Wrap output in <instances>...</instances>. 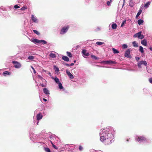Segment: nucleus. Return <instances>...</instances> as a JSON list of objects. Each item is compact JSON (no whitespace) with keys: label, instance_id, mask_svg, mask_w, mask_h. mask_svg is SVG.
<instances>
[{"label":"nucleus","instance_id":"obj_20","mask_svg":"<svg viewBox=\"0 0 152 152\" xmlns=\"http://www.w3.org/2000/svg\"><path fill=\"white\" fill-rule=\"evenodd\" d=\"M150 4H151V2H150V1L148 2L146 4H144V7L146 9L148 8L149 7V6L150 5Z\"/></svg>","mask_w":152,"mask_h":152},{"label":"nucleus","instance_id":"obj_32","mask_svg":"<svg viewBox=\"0 0 152 152\" xmlns=\"http://www.w3.org/2000/svg\"><path fill=\"white\" fill-rule=\"evenodd\" d=\"M58 87L60 89H62L63 88V87L62 84L60 82L58 83Z\"/></svg>","mask_w":152,"mask_h":152},{"label":"nucleus","instance_id":"obj_40","mask_svg":"<svg viewBox=\"0 0 152 152\" xmlns=\"http://www.w3.org/2000/svg\"><path fill=\"white\" fill-rule=\"evenodd\" d=\"M104 43L100 42H97L96 43V44L99 45H101Z\"/></svg>","mask_w":152,"mask_h":152},{"label":"nucleus","instance_id":"obj_10","mask_svg":"<svg viewBox=\"0 0 152 152\" xmlns=\"http://www.w3.org/2000/svg\"><path fill=\"white\" fill-rule=\"evenodd\" d=\"M124 56L126 57L130 58V50L129 49H127L125 52L124 54Z\"/></svg>","mask_w":152,"mask_h":152},{"label":"nucleus","instance_id":"obj_11","mask_svg":"<svg viewBox=\"0 0 152 152\" xmlns=\"http://www.w3.org/2000/svg\"><path fill=\"white\" fill-rule=\"evenodd\" d=\"M33 142H36V145L38 146H39L41 145H43L45 144L44 142H40L38 140H36V142H35V141H33Z\"/></svg>","mask_w":152,"mask_h":152},{"label":"nucleus","instance_id":"obj_61","mask_svg":"<svg viewBox=\"0 0 152 152\" xmlns=\"http://www.w3.org/2000/svg\"><path fill=\"white\" fill-rule=\"evenodd\" d=\"M125 0H124V3L125 2ZM124 5V4H123V5Z\"/></svg>","mask_w":152,"mask_h":152},{"label":"nucleus","instance_id":"obj_43","mask_svg":"<svg viewBox=\"0 0 152 152\" xmlns=\"http://www.w3.org/2000/svg\"><path fill=\"white\" fill-rule=\"evenodd\" d=\"M126 20H124V21H123L121 24V27H123L124 26V24L126 23Z\"/></svg>","mask_w":152,"mask_h":152},{"label":"nucleus","instance_id":"obj_21","mask_svg":"<svg viewBox=\"0 0 152 152\" xmlns=\"http://www.w3.org/2000/svg\"><path fill=\"white\" fill-rule=\"evenodd\" d=\"M62 59L66 61H69V59L68 57L66 56H63L62 57Z\"/></svg>","mask_w":152,"mask_h":152},{"label":"nucleus","instance_id":"obj_2","mask_svg":"<svg viewBox=\"0 0 152 152\" xmlns=\"http://www.w3.org/2000/svg\"><path fill=\"white\" fill-rule=\"evenodd\" d=\"M135 139L137 141L140 143L145 142L147 141L146 138L142 136H137L135 137Z\"/></svg>","mask_w":152,"mask_h":152},{"label":"nucleus","instance_id":"obj_17","mask_svg":"<svg viewBox=\"0 0 152 152\" xmlns=\"http://www.w3.org/2000/svg\"><path fill=\"white\" fill-rule=\"evenodd\" d=\"M42 115L40 113H38L37 115V120H39L42 119Z\"/></svg>","mask_w":152,"mask_h":152},{"label":"nucleus","instance_id":"obj_63","mask_svg":"<svg viewBox=\"0 0 152 152\" xmlns=\"http://www.w3.org/2000/svg\"><path fill=\"white\" fill-rule=\"evenodd\" d=\"M127 141H129V140H128V139H127Z\"/></svg>","mask_w":152,"mask_h":152},{"label":"nucleus","instance_id":"obj_35","mask_svg":"<svg viewBox=\"0 0 152 152\" xmlns=\"http://www.w3.org/2000/svg\"><path fill=\"white\" fill-rule=\"evenodd\" d=\"M142 10L141 9V8H140V10L138 12H137V14L138 15H140L141 13L142 12Z\"/></svg>","mask_w":152,"mask_h":152},{"label":"nucleus","instance_id":"obj_18","mask_svg":"<svg viewBox=\"0 0 152 152\" xmlns=\"http://www.w3.org/2000/svg\"><path fill=\"white\" fill-rule=\"evenodd\" d=\"M141 43L142 45L145 46H146L148 44V42L147 40L145 39H144L141 41Z\"/></svg>","mask_w":152,"mask_h":152},{"label":"nucleus","instance_id":"obj_13","mask_svg":"<svg viewBox=\"0 0 152 152\" xmlns=\"http://www.w3.org/2000/svg\"><path fill=\"white\" fill-rule=\"evenodd\" d=\"M141 31H140L137 33V35L138 37L140 39H142L144 37V36L141 34Z\"/></svg>","mask_w":152,"mask_h":152},{"label":"nucleus","instance_id":"obj_50","mask_svg":"<svg viewBox=\"0 0 152 152\" xmlns=\"http://www.w3.org/2000/svg\"><path fill=\"white\" fill-rule=\"evenodd\" d=\"M135 58H136V60L137 61V62H138L140 59V58L139 57H135Z\"/></svg>","mask_w":152,"mask_h":152},{"label":"nucleus","instance_id":"obj_59","mask_svg":"<svg viewBox=\"0 0 152 152\" xmlns=\"http://www.w3.org/2000/svg\"><path fill=\"white\" fill-rule=\"evenodd\" d=\"M76 60H74V63H75L76 62Z\"/></svg>","mask_w":152,"mask_h":152},{"label":"nucleus","instance_id":"obj_60","mask_svg":"<svg viewBox=\"0 0 152 152\" xmlns=\"http://www.w3.org/2000/svg\"><path fill=\"white\" fill-rule=\"evenodd\" d=\"M38 123H39V121H37V125H38Z\"/></svg>","mask_w":152,"mask_h":152},{"label":"nucleus","instance_id":"obj_57","mask_svg":"<svg viewBox=\"0 0 152 152\" xmlns=\"http://www.w3.org/2000/svg\"><path fill=\"white\" fill-rule=\"evenodd\" d=\"M139 15H136V19H137V18H138V17H139Z\"/></svg>","mask_w":152,"mask_h":152},{"label":"nucleus","instance_id":"obj_37","mask_svg":"<svg viewBox=\"0 0 152 152\" xmlns=\"http://www.w3.org/2000/svg\"><path fill=\"white\" fill-rule=\"evenodd\" d=\"M67 55L69 57H71L72 56V55L71 53L69 52H67Z\"/></svg>","mask_w":152,"mask_h":152},{"label":"nucleus","instance_id":"obj_62","mask_svg":"<svg viewBox=\"0 0 152 152\" xmlns=\"http://www.w3.org/2000/svg\"><path fill=\"white\" fill-rule=\"evenodd\" d=\"M48 74H49V75H50V74H51V73H50V72H49V73H48Z\"/></svg>","mask_w":152,"mask_h":152},{"label":"nucleus","instance_id":"obj_45","mask_svg":"<svg viewBox=\"0 0 152 152\" xmlns=\"http://www.w3.org/2000/svg\"><path fill=\"white\" fill-rule=\"evenodd\" d=\"M33 32L36 34H37L39 35V33L36 30H33Z\"/></svg>","mask_w":152,"mask_h":152},{"label":"nucleus","instance_id":"obj_1","mask_svg":"<svg viewBox=\"0 0 152 152\" xmlns=\"http://www.w3.org/2000/svg\"><path fill=\"white\" fill-rule=\"evenodd\" d=\"M115 131L112 127L104 128L100 131V140L104 144L108 145L113 143L114 140Z\"/></svg>","mask_w":152,"mask_h":152},{"label":"nucleus","instance_id":"obj_47","mask_svg":"<svg viewBox=\"0 0 152 152\" xmlns=\"http://www.w3.org/2000/svg\"><path fill=\"white\" fill-rule=\"evenodd\" d=\"M149 81L150 83L152 84V77L150 78L149 79Z\"/></svg>","mask_w":152,"mask_h":152},{"label":"nucleus","instance_id":"obj_30","mask_svg":"<svg viewBox=\"0 0 152 152\" xmlns=\"http://www.w3.org/2000/svg\"><path fill=\"white\" fill-rule=\"evenodd\" d=\"M112 50L113 52V53L114 54H117L119 53V51L118 50L116 49H115L114 48H113Z\"/></svg>","mask_w":152,"mask_h":152},{"label":"nucleus","instance_id":"obj_31","mask_svg":"<svg viewBox=\"0 0 152 152\" xmlns=\"http://www.w3.org/2000/svg\"><path fill=\"white\" fill-rule=\"evenodd\" d=\"M117 27V25L116 23H113L112 25V28L113 29H115Z\"/></svg>","mask_w":152,"mask_h":152},{"label":"nucleus","instance_id":"obj_16","mask_svg":"<svg viewBox=\"0 0 152 152\" xmlns=\"http://www.w3.org/2000/svg\"><path fill=\"white\" fill-rule=\"evenodd\" d=\"M135 2L133 0H129V6L131 7H133L134 5Z\"/></svg>","mask_w":152,"mask_h":152},{"label":"nucleus","instance_id":"obj_3","mask_svg":"<svg viewBox=\"0 0 152 152\" xmlns=\"http://www.w3.org/2000/svg\"><path fill=\"white\" fill-rule=\"evenodd\" d=\"M65 148L66 150L69 151H72L74 149L77 150V147L73 144H66L65 145Z\"/></svg>","mask_w":152,"mask_h":152},{"label":"nucleus","instance_id":"obj_42","mask_svg":"<svg viewBox=\"0 0 152 152\" xmlns=\"http://www.w3.org/2000/svg\"><path fill=\"white\" fill-rule=\"evenodd\" d=\"M27 9V7L26 6H24L21 8L20 10H25L26 9Z\"/></svg>","mask_w":152,"mask_h":152},{"label":"nucleus","instance_id":"obj_23","mask_svg":"<svg viewBox=\"0 0 152 152\" xmlns=\"http://www.w3.org/2000/svg\"><path fill=\"white\" fill-rule=\"evenodd\" d=\"M31 41L34 43H40V40L37 39L33 38L31 39Z\"/></svg>","mask_w":152,"mask_h":152},{"label":"nucleus","instance_id":"obj_26","mask_svg":"<svg viewBox=\"0 0 152 152\" xmlns=\"http://www.w3.org/2000/svg\"><path fill=\"white\" fill-rule=\"evenodd\" d=\"M143 22L144 21L142 19H139L137 21L139 25L142 24Z\"/></svg>","mask_w":152,"mask_h":152},{"label":"nucleus","instance_id":"obj_56","mask_svg":"<svg viewBox=\"0 0 152 152\" xmlns=\"http://www.w3.org/2000/svg\"><path fill=\"white\" fill-rule=\"evenodd\" d=\"M43 100L45 102H46L47 101V100L45 99V98H43Z\"/></svg>","mask_w":152,"mask_h":152},{"label":"nucleus","instance_id":"obj_48","mask_svg":"<svg viewBox=\"0 0 152 152\" xmlns=\"http://www.w3.org/2000/svg\"><path fill=\"white\" fill-rule=\"evenodd\" d=\"M79 149L80 151H82L83 150V148L81 146H79Z\"/></svg>","mask_w":152,"mask_h":152},{"label":"nucleus","instance_id":"obj_34","mask_svg":"<svg viewBox=\"0 0 152 152\" xmlns=\"http://www.w3.org/2000/svg\"><path fill=\"white\" fill-rule=\"evenodd\" d=\"M112 1V0H110V1H107V5L108 6H110L111 4V3Z\"/></svg>","mask_w":152,"mask_h":152},{"label":"nucleus","instance_id":"obj_55","mask_svg":"<svg viewBox=\"0 0 152 152\" xmlns=\"http://www.w3.org/2000/svg\"><path fill=\"white\" fill-rule=\"evenodd\" d=\"M74 64L73 63H71L70 65V66H72L74 65Z\"/></svg>","mask_w":152,"mask_h":152},{"label":"nucleus","instance_id":"obj_9","mask_svg":"<svg viewBox=\"0 0 152 152\" xmlns=\"http://www.w3.org/2000/svg\"><path fill=\"white\" fill-rule=\"evenodd\" d=\"M31 16V20L34 22L35 23H37L38 22V20L35 16L33 15H32Z\"/></svg>","mask_w":152,"mask_h":152},{"label":"nucleus","instance_id":"obj_46","mask_svg":"<svg viewBox=\"0 0 152 152\" xmlns=\"http://www.w3.org/2000/svg\"><path fill=\"white\" fill-rule=\"evenodd\" d=\"M14 7L15 9H18L20 8V7L17 5H16L14 6Z\"/></svg>","mask_w":152,"mask_h":152},{"label":"nucleus","instance_id":"obj_54","mask_svg":"<svg viewBox=\"0 0 152 152\" xmlns=\"http://www.w3.org/2000/svg\"><path fill=\"white\" fill-rule=\"evenodd\" d=\"M40 85H41V86L42 87H45V85L43 84H41Z\"/></svg>","mask_w":152,"mask_h":152},{"label":"nucleus","instance_id":"obj_4","mask_svg":"<svg viewBox=\"0 0 152 152\" xmlns=\"http://www.w3.org/2000/svg\"><path fill=\"white\" fill-rule=\"evenodd\" d=\"M50 140L52 141L54 144H58L60 142V140L58 137L52 136L50 137Z\"/></svg>","mask_w":152,"mask_h":152},{"label":"nucleus","instance_id":"obj_5","mask_svg":"<svg viewBox=\"0 0 152 152\" xmlns=\"http://www.w3.org/2000/svg\"><path fill=\"white\" fill-rule=\"evenodd\" d=\"M12 63L14 65V67L16 68H19L21 66V64L17 61H13Z\"/></svg>","mask_w":152,"mask_h":152},{"label":"nucleus","instance_id":"obj_53","mask_svg":"<svg viewBox=\"0 0 152 152\" xmlns=\"http://www.w3.org/2000/svg\"><path fill=\"white\" fill-rule=\"evenodd\" d=\"M147 71L149 73H151V70H148L147 69Z\"/></svg>","mask_w":152,"mask_h":152},{"label":"nucleus","instance_id":"obj_15","mask_svg":"<svg viewBox=\"0 0 152 152\" xmlns=\"http://www.w3.org/2000/svg\"><path fill=\"white\" fill-rule=\"evenodd\" d=\"M44 93L47 95H49L50 94L49 91L46 88H44L43 89Z\"/></svg>","mask_w":152,"mask_h":152},{"label":"nucleus","instance_id":"obj_29","mask_svg":"<svg viewBox=\"0 0 152 152\" xmlns=\"http://www.w3.org/2000/svg\"><path fill=\"white\" fill-rule=\"evenodd\" d=\"M132 44L134 47H138L137 43L135 41H134L132 42Z\"/></svg>","mask_w":152,"mask_h":152},{"label":"nucleus","instance_id":"obj_38","mask_svg":"<svg viewBox=\"0 0 152 152\" xmlns=\"http://www.w3.org/2000/svg\"><path fill=\"white\" fill-rule=\"evenodd\" d=\"M28 58L29 60H32L34 58V57L33 56H30L28 57Z\"/></svg>","mask_w":152,"mask_h":152},{"label":"nucleus","instance_id":"obj_14","mask_svg":"<svg viewBox=\"0 0 152 152\" xmlns=\"http://www.w3.org/2000/svg\"><path fill=\"white\" fill-rule=\"evenodd\" d=\"M82 53L83 55L86 56H88L89 55V53L88 52H87L86 50H83L82 51Z\"/></svg>","mask_w":152,"mask_h":152},{"label":"nucleus","instance_id":"obj_19","mask_svg":"<svg viewBox=\"0 0 152 152\" xmlns=\"http://www.w3.org/2000/svg\"><path fill=\"white\" fill-rule=\"evenodd\" d=\"M52 78L54 79L55 82L57 83H60L59 82V79L57 77L55 76L54 77H52Z\"/></svg>","mask_w":152,"mask_h":152},{"label":"nucleus","instance_id":"obj_41","mask_svg":"<svg viewBox=\"0 0 152 152\" xmlns=\"http://www.w3.org/2000/svg\"><path fill=\"white\" fill-rule=\"evenodd\" d=\"M123 48L126 49L127 48V45L126 44H124L122 45Z\"/></svg>","mask_w":152,"mask_h":152},{"label":"nucleus","instance_id":"obj_36","mask_svg":"<svg viewBox=\"0 0 152 152\" xmlns=\"http://www.w3.org/2000/svg\"><path fill=\"white\" fill-rule=\"evenodd\" d=\"M40 43H42L43 44H46L47 43V42L43 40H40Z\"/></svg>","mask_w":152,"mask_h":152},{"label":"nucleus","instance_id":"obj_12","mask_svg":"<svg viewBox=\"0 0 152 152\" xmlns=\"http://www.w3.org/2000/svg\"><path fill=\"white\" fill-rule=\"evenodd\" d=\"M66 73L70 79H72L74 78L73 76L71 74L68 70H66Z\"/></svg>","mask_w":152,"mask_h":152},{"label":"nucleus","instance_id":"obj_27","mask_svg":"<svg viewBox=\"0 0 152 152\" xmlns=\"http://www.w3.org/2000/svg\"><path fill=\"white\" fill-rule=\"evenodd\" d=\"M50 141L51 142V143L53 147L56 149V150L58 149V148L57 147L56 145H54V144L53 143V141H52L51 140H50Z\"/></svg>","mask_w":152,"mask_h":152},{"label":"nucleus","instance_id":"obj_44","mask_svg":"<svg viewBox=\"0 0 152 152\" xmlns=\"http://www.w3.org/2000/svg\"><path fill=\"white\" fill-rule=\"evenodd\" d=\"M38 77L41 80H45L40 75H38Z\"/></svg>","mask_w":152,"mask_h":152},{"label":"nucleus","instance_id":"obj_51","mask_svg":"<svg viewBox=\"0 0 152 152\" xmlns=\"http://www.w3.org/2000/svg\"><path fill=\"white\" fill-rule=\"evenodd\" d=\"M55 70L57 71V72H59V70L58 68L56 67V69H55Z\"/></svg>","mask_w":152,"mask_h":152},{"label":"nucleus","instance_id":"obj_22","mask_svg":"<svg viewBox=\"0 0 152 152\" xmlns=\"http://www.w3.org/2000/svg\"><path fill=\"white\" fill-rule=\"evenodd\" d=\"M11 73L8 71H5L3 73L2 75L3 76H6L7 75H9Z\"/></svg>","mask_w":152,"mask_h":152},{"label":"nucleus","instance_id":"obj_39","mask_svg":"<svg viewBox=\"0 0 152 152\" xmlns=\"http://www.w3.org/2000/svg\"><path fill=\"white\" fill-rule=\"evenodd\" d=\"M33 136L32 137L31 136V135H30V138L32 140H32V138H33V139H34V140H35L36 139V135L34 134H33Z\"/></svg>","mask_w":152,"mask_h":152},{"label":"nucleus","instance_id":"obj_8","mask_svg":"<svg viewBox=\"0 0 152 152\" xmlns=\"http://www.w3.org/2000/svg\"><path fill=\"white\" fill-rule=\"evenodd\" d=\"M103 63L105 64H116V63L115 61L112 60H107L104 61Z\"/></svg>","mask_w":152,"mask_h":152},{"label":"nucleus","instance_id":"obj_58","mask_svg":"<svg viewBox=\"0 0 152 152\" xmlns=\"http://www.w3.org/2000/svg\"><path fill=\"white\" fill-rule=\"evenodd\" d=\"M65 65L67 66H70V65L69 64H65Z\"/></svg>","mask_w":152,"mask_h":152},{"label":"nucleus","instance_id":"obj_6","mask_svg":"<svg viewBox=\"0 0 152 152\" xmlns=\"http://www.w3.org/2000/svg\"><path fill=\"white\" fill-rule=\"evenodd\" d=\"M69 28L68 26H65L64 27L61 29L60 32V34H64L65 33L68 31Z\"/></svg>","mask_w":152,"mask_h":152},{"label":"nucleus","instance_id":"obj_52","mask_svg":"<svg viewBox=\"0 0 152 152\" xmlns=\"http://www.w3.org/2000/svg\"><path fill=\"white\" fill-rule=\"evenodd\" d=\"M138 37V36H137V33L135 34L133 36V37L134 38H135V37Z\"/></svg>","mask_w":152,"mask_h":152},{"label":"nucleus","instance_id":"obj_7","mask_svg":"<svg viewBox=\"0 0 152 152\" xmlns=\"http://www.w3.org/2000/svg\"><path fill=\"white\" fill-rule=\"evenodd\" d=\"M143 64L145 66H146L147 64V63L146 61H140L137 63V66L139 68H141V65Z\"/></svg>","mask_w":152,"mask_h":152},{"label":"nucleus","instance_id":"obj_28","mask_svg":"<svg viewBox=\"0 0 152 152\" xmlns=\"http://www.w3.org/2000/svg\"><path fill=\"white\" fill-rule=\"evenodd\" d=\"M139 51L142 53H143L144 50L143 48L141 46H140L139 47Z\"/></svg>","mask_w":152,"mask_h":152},{"label":"nucleus","instance_id":"obj_49","mask_svg":"<svg viewBox=\"0 0 152 152\" xmlns=\"http://www.w3.org/2000/svg\"><path fill=\"white\" fill-rule=\"evenodd\" d=\"M31 68L33 70L34 73V74L36 73V72L34 68L32 66H31Z\"/></svg>","mask_w":152,"mask_h":152},{"label":"nucleus","instance_id":"obj_64","mask_svg":"<svg viewBox=\"0 0 152 152\" xmlns=\"http://www.w3.org/2000/svg\"><path fill=\"white\" fill-rule=\"evenodd\" d=\"M37 86H38V84H37Z\"/></svg>","mask_w":152,"mask_h":152},{"label":"nucleus","instance_id":"obj_24","mask_svg":"<svg viewBox=\"0 0 152 152\" xmlns=\"http://www.w3.org/2000/svg\"><path fill=\"white\" fill-rule=\"evenodd\" d=\"M49 56L51 58H56V54L52 53H50L49 55Z\"/></svg>","mask_w":152,"mask_h":152},{"label":"nucleus","instance_id":"obj_25","mask_svg":"<svg viewBox=\"0 0 152 152\" xmlns=\"http://www.w3.org/2000/svg\"><path fill=\"white\" fill-rule=\"evenodd\" d=\"M44 149L46 152H51L50 148L48 147H44Z\"/></svg>","mask_w":152,"mask_h":152},{"label":"nucleus","instance_id":"obj_33","mask_svg":"<svg viewBox=\"0 0 152 152\" xmlns=\"http://www.w3.org/2000/svg\"><path fill=\"white\" fill-rule=\"evenodd\" d=\"M91 57L93 59H95L96 60H97V59H99L96 56H95L93 55V54L91 55Z\"/></svg>","mask_w":152,"mask_h":152}]
</instances>
